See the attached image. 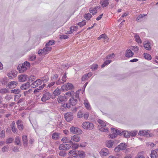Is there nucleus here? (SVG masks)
Here are the masks:
<instances>
[{"mask_svg":"<svg viewBox=\"0 0 158 158\" xmlns=\"http://www.w3.org/2000/svg\"><path fill=\"white\" fill-rule=\"evenodd\" d=\"M82 127L85 129L91 130L94 129V125L91 123L89 122H83L82 125Z\"/></svg>","mask_w":158,"mask_h":158,"instance_id":"1","label":"nucleus"},{"mask_svg":"<svg viewBox=\"0 0 158 158\" xmlns=\"http://www.w3.org/2000/svg\"><path fill=\"white\" fill-rule=\"evenodd\" d=\"M70 131L72 133L78 135H81L82 133V131L80 128L74 126H72L70 127Z\"/></svg>","mask_w":158,"mask_h":158,"instance_id":"2","label":"nucleus"},{"mask_svg":"<svg viewBox=\"0 0 158 158\" xmlns=\"http://www.w3.org/2000/svg\"><path fill=\"white\" fill-rule=\"evenodd\" d=\"M51 49V47H47L45 46L44 48L39 50L38 53L40 56H41L42 54L45 55L48 52L50 51Z\"/></svg>","mask_w":158,"mask_h":158,"instance_id":"3","label":"nucleus"},{"mask_svg":"<svg viewBox=\"0 0 158 158\" xmlns=\"http://www.w3.org/2000/svg\"><path fill=\"white\" fill-rule=\"evenodd\" d=\"M52 96L51 94L49 92L45 93L43 95L41 100L43 102H45L49 99Z\"/></svg>","mask_w":158,"mask_h":158,"instance_id":"4","label":"nucleus"},{"mask_svg":"<svg viewBox=\"0 0 158 158\" xmlns=\"http://www.w3.org/2000/svg\"><path fill=\"white\" fill-rule=\"evenodd\" d=\"M64 116L65 120L68 122L72 120L73 118V114L72 113H67L64 114Z\"/></svg>","mask_w":158,"mask_h":158,"instance_id":"5","label":"nucleus"},{"mask_svg":"<svg viewBox=\"0 0 158 158\" xmlns=\"http://www.w3.org/2000/svg\"><path fill=\"white\" fill-rule=\"evenodd\" d=\"M28 78V77L27 75L22 74L19 76V81L20 82H23L27 80Z\"/></svg>","mask_w":158,"mask_h":158,"instance_id":"6","label":"nucleus"},{"mask_svg":"<svg viewBox=\"0 0 158 158\" xmlns=\"http://www.w3.org/2000/svg\"><path fill=\"white\" fill-rule=\"evenodd\" d=\"M17 69L19 73H22L27 69V68L24 66L23 64H20L18 65Z\"/></svg>","mask_w":158,"mask_h":158,"instance_id":"7","label":"nucleus"},{"mask_svg":"<svg viewBox=\"0 0 158 158\" xmlns=\"http://www.w3.org/2000/svg\"><path fill=\"white\" fill-rule=\"evenodd\" d=\"M17 125V127L18 129L20 130H22L24 128V126L23 124V123L21 120H19L16 122Z\"/></svg>","mask_w":158,"mask_h":158,"instance_id":"8","label":"nucleus"},{"mask_svg":"<svg viewBox=\"0 0 158 158\" xmlns=\"http://www.w3.org/2000/svg\"><path fill=\"white\" fill-rule=\"evenodd\" d=\"M18 84L17 81H13L9 82L7 85V87L9 88H12L15 87Z\"/></svg>","mask_w":158,"mask_h":158,"instance_id":"9","label":"nucleus"},{"mask_svg":"<svg viewBox=\"0 0 158 158\" xmlns=\"http://www.w3.org/2000/svg\"><path fill=\"white\" fill-rule=\"evenodd\" d=\"M71 139L72 141L76 142H79L81 139L80 137L78 135H74L71 137Z\"/></svg>","mask_w":158,"mask_h":158,"instance_id":"10","label":"nucleus"},{"mask_svg":"<svg viewBox=\"0 0 158 158\" xmlns=\"http://www.w3.org/2000/svg\"><path fill=\"white\" fill-rule=\"evenodd\" d=\"M122 130H119L118 129H115L114 128H111V130L113 132H114L116 134V135H123V131H122Z\"/></svg>","mask_w":158,"mask_h":158,"instance_id":"11","label":"nucleus"},{"mask_svg":"<svg viewBox=\"0 0 158 158\" xmlns=\"http://www.w3.org/2000/svg\"><path fill=\"white\" fill-rule=\"evenodd\" d=\"M138 135H139L145 136L146 135L147 137H150V134L148 133V131L146 130H142L139 131L138 133Z\"/></svg>","mask_w":158,"mask_h":158,"instance_id":"12","label":"nucleus"},{"mask_svg":"<svg viewBox=\"0 0 158 158\" xmlns=\"http://www.w3.org/2000/svg\"><path fill=\"white\" fill-rule=\"evenodd\" d=\"M134 55V53L130 49H127L126 51L125 54L126 57L130 58L132 57Z\"/></svg>","mask_w":158,"mask_h":158,"instance_id":"13","label":"nucleus"},{"mask_svg":"<svg viewBox=\"0 0 158 158\" xmlns=\"http://www.w3.org/2000/svg\"><path fill=\"white\" fill-rule=\"evenodd\" d=\"M100 154L103 156H106L109 154L108 149L106 148H103L100 152Z\"/></svg>","mask_w":158,"mask_h":158,"instance_id":"14","label":"nucleus"},{"mask_svg":"<svg viewBox=\"0 0 158 158\" xmlns=\"http://www.w3.org/2000/svg\"><path fill=\"white\" fill-rule=\"evenodd\" d=\"M30 82L27 81L26 83L22 85L20 87V88L23 90L27 89L30 87Z\"/></svg>","mask_w":158,"mask_h":158,"instance_id":"15","label":"nucleus"},{"mask_svg":"<svg viewBox=\"0 0 158 158\" xmlns=\"http://www.w3.org/2000/svg\"><path fill=\"white\" fill-rule=\"evenodd\" d=\"M17 74V73L16 72H15L14 71H13L7 73V75L10 79H12L15 77Z\"/></svg>","mask_w":158,"mask_h":158,"instance_id":"16","label":"nucleus"},{"mask_svg":"<svg viewBox=\"0 0 158 158\" xmlns=\"http://www.w3.org/2000/svg\"><path fill=\"white\" fill-rule=\"evenodd\" d=\"M143 44L144 47L146 49L148 50H151V44L149 41H145L144 42Z\"/></svg>","mask_w":158,"mask_h":158,"instance_id":"17","label":"nucleus"},{"mask_svg":"<svg viewBox=\"0 0 158 158\" xmlns=\"http://www.w3.org/2000/svg\"><path fill=\"white\" fill-rule=\"evenodd\" d=\"M69 102L70 103L71 106H75L77 102V100L73 97L70 99L69 101Z\"/></svg>","mask_w":158,"mask_h":158,"instance_id":"18","label":"nucleus"},{"mask_svg":"<svg viewBox=\"0 0 158 158\" xmlns=\"http://www.w3.org/2000/svg\"><path fill=\"white\" fill-rule=\"evenodd\" d=\"M57 100L59 103L66 100V98L65 96L60 95L57 98Z\"/></svg>","mask_w":158,"mask_h":158,"instance_id":"19","label":"nucleus"},{"mask_svg":"<svg viewBox=\"0 0 158 158\" xmlns=\"http://www.w3.org/2000/svg\"><path fill=\"white\" fill-rule=\"evenodd\" d=\"M100 3L103 7H106L109 4V0H101Z\"/></svg>","mask_w":158,"mask_h":158,"instance_id":"20","label":"nucleus"},{"mask_svg":"<svg viewBox=\"0 0 158 158\" xmlns=\"http://www.w3.org/2000/svg\"><path fill=\"white\" fill-rule=\"evenodd\" d=\"M157 153L156 150H154L152 151L151 153L150 154L151 158H157Z\"/></svg>","mask_w":158,"mask_h":158,"instance_id":"21","label":"nucleus"},{"mask_svg":"<svg viewBox=\"0 0 158 158\" xmlns=\"http://www.w3.org/2000/svg\"><path fill=\"white\" fill-rule=\"evenodd\" d=\"M122 131L123 132V136L125 138H128L130 137V132L127 131L123 130H122Z\"/></svg>","mask_w":158,"mask_h":158,"instance_id":"22","label":"nucleus"},{"mask_svg":"<svg viewBox=\"0 0 158 158\" xmlns=\"http://www.w3.org/2000/svg\"><path fill=\"white\" fill-rule=\"evenodd\" d=\"M104 127L98 126V128L101 131L108 132V128H105Z\"/></svg>","mask_w":158,"mask_h":158,"instance_id":"23","label":"nucleus"},{"mask_svg":"<svg viewBox=\"0 0 158 158\" xmlns=\"http://www.w3.org/2000/svg\"><path fill=\"white\" fill-rule=\"evenodd\" d=\"M15 142L16 145H21L20 139L19 136H16L15 137Z\"/></svg>","mask_w":158,"mask_h":158,"instance_id":"24","label":"nucleus"},{"mask_svg":"<svg viewBox=\"0 0 158 158\" xmlns=\"http://www.w3.org/2000/svg\"><path fill=\"white\" fill-rule=\"evenodd\" d=\"M22 139L23 144L24 145H27L28 143L27 136L25 135H23L22 136Z\"/></svg>","mask_w":158,"mask_h":158,"instance_id":"25","label":"nucleus"},{"mask_svg":"<svg viewBox=\"0 0 158 158\" xmlns=\"http://www.w3.org/2000/svg\"><path fill=\"white\" fill-rule=\"evenodd\" d=\"M61 92L60 90L58 88H57L53 92V94L54 96H57L60 94Z\"/></svg>","mask_w":158,"mask_h":158,"instance_id":"26","label":"nucleus"},{"mask_svg":"<svg viewBox=\"0 0 158 158\" xmlns=\"http://www.w3.org/2000/svg\"><path fill=\"white\" fill-rule=\"evenodd\" d=\"M48 81V79H44V78H42V80L39 79L36 80V82L37 83V84L38 85H40L42 84L41 82L42 81H43L44 82V83L47 82Z\"/></svg>","mask_w":158,"mask_h":158,"instance_id":"27","label":"nucleus"},{"mask_svg":"<svg viewBox=\"0 0 158 158\" xmlns=\"http://www.w3.org/2000/svg\"><path fill=\"white\" fill-rule=\"evenodd\" d=\"M134 37L135 39V41L138 43H141L142 41L140 39V37L137 34H135Z\"/></svg>","mask_w":158,"mask_h":158,"instance_id":"28","label":"nucleus"},{"mask_svg":"<svg viewBox=\"0 0 158 158\" xmlns=\"http://www.w3.org/2000/svg\"><path fill=\"white\" fill-rule=\"evenodd\" d=\"M98 7H94L93 9L91 10V8L89 9V12L92 13L93 15L95 14L97 12V10Z\"/></svg>","mask_w":158,"mask_h":158,"instance_id":"29","label":"nucleus"},{"mask_svg":"<svg viewBox=\"0 0 158 158\" xmlns=\"http://www.w3.org/2000/svg\"><path fill=\"white\" fill-rule=\"evenodd\" d=\"M86 23V21L85 20H83V21L79 23H77V24L80 26V27H82L84 26Z\"/></svg>","mask_w":158,"mask_h":158,"instance_id":"30","label":"nucleus"},{"mask_svg":"<svg viewBox=\"0 0 158 158\" xmlns=\"http://www.w3.org/2000/svg\"><path fill=\"white\" fill-rule=\"evenodd\" d=\"M114 141H113L112 140H110L106 144V146L109 148H111L114 144Z\"/></svg>","mask_w":158,"mask_h":158,"instance_id":"31","label":"nucleus"},{"mask_svg":"<svg viewBox=\"0 0 158 158\" xmlns=\"http://www.w3.org/2000/svg\"><path fill=\"white\" fill-rule=\"evenodd\" d=\"M78 156L80 158H84L85 156V152L83 151H78Z\"/></svg>","mask_w":158,"mask_h":158,"instance_id":"32","label":"nucleus"},{"mask_svg":"<svg viewBox=\"0 0 158 158\" xmlns=\"http://www.w3.org/2000/svg\"><path fill=\"white\" fill-rule=\"evenodd\" d=\"M55 42L54 40H51L46 44L45 46L47 47H49L48 46L49 45H53L54 44Z\"/></svg>","mask_w":158,"mask_h":158,"instance_id":"33","label":"nucleus"},{"mask_svg":"<svg viewBox=\"0 0 158 158\" xmlns=\"http://www.w3.org/2000/svg\"><path fill=\"white\" fill-rule=\"evenodd\" d=\"M66 144H62L60 145L59 146V149L60 150H67V147L65 145Z\"/></svg>","mask_w":158,"mask_h":158,"instance_id":"34","label":"nucleus"},{"mask_svg":"<svg viewBox=\"0 0 158 158\" xmlns=\"http://www.w3.org/2000/svg\"><path fill=\"white\" fill-rule=\"evenodd\" d=\"M112 60H108L105 61L104 63L102 65V68H103L106 66L108 65V64H110Z\"/></svg>","mask_w":158,"mask_h":158,"instance_id":"35","label":"nucleus"},{"mask_svg":"<svg viewBox=\"0 0 158 158\" xmlns=\"http://www.w3.org/2000/svg\"><path fill=\"white\" fill-rule=\"evenodd\" d=\"M60 134L59 133H54L52 135V138L55 140L57 139Z\"/></svg>","mask_w":158,"mask_h":158,"instance_id":"36","label":"nucleus"},{"mask_svg":"<svg viewBox=\"0 0 158 158\" xmlns=\"http://www.w3.org/2000/svg\"><path fill=\"white\" fill-rule=\"evenodd\" d=\"M115 56V54L114 53L110 54L107 56L105 59H109V60H111Z\"/></svg>","mask_w":158,"mask_h":158,"instance_id":"37","label":"nucleus"},{"mask_svg":"<svg viewBox=\"0 0 158 158\" xmlns=\"http://www.w3.org/2000/svg\"><path fill=\"white\" fill-rule=\"evenodd\" d=\"M67 86V89L68 90L72 89L74 88V87L73 85L71 83H67L66 84Z\"/></svg>","mask_w":158,"mask_h":158,"instance_id":"38","label":"nucleus"},{"mask_svg":"<svg viewBox=\"0 0 158 158\" xmlns=\"http://www.w3.org/2000/svg\"><path fill=\"white\" fill-rule=\"evenodd\" d=\"M120 148V150H122L125 149L126 148V145L124 143H122L118 145Z\"/></svg>","mask_w":158,"mask_h":158,"instance_id":"39","label":"nucleus"},{"mask_svg":"<svg viewBox=\"0 0 158 158\" xmlns=\"http://www.w3.org/2000/svg\"><path fill=\"white\" fill-rule=\"evenodd\" d=\"M84 17L87 20H89L92 16L90 14L88 13L85 14L84 15Z\"/></svg>","mask_w":158,"mask_h":158,"instance_id":"40","label":"nucleus"},{"mask_svg":"<svg viewBox=\"0 0 158 158\" xmlns=\"http://www.w3.org/2000/svg\"><path fill=\"white\" fill-rule=\"evenodd\" d=\"M36 79L35 76H31L29 78H28V81L30 83L31 82L33 81H35Z\"/></svg>","mask_w":158,"mask_h":158,"instance_id":"41","label":"nucleus"},{"mask_svg":"<svg viewBox=\"0 0 158 158\" xmlns=\"http://www.w3.org/2000/svg\"><path fill=\"white\" fill-rule=\"evenodd\" d=\"M144 55L145 59L148 60H150L152 59L151 56L150 54L147 53H144Z\"/></svg>","mask_w":158,"mask_h":158,"instance_id":"42","label":"nucleus"},{"mask_svg":"<svg viewBox=\"0 0 158 158\" xmlns=\"http://www.w3.org/2000/svg\"><path fill=\"white\" fill-rule=\"evenodd\" d=\"M38 85L36 81H35L33 82L30 85V86L32 88H35L36 86H38Z\"/></svg>","mask_w":158,"mask_h":158,"instance_id":"43","label":"nucleus"},{"mask_svg":"<svg viewBox=\"0 0 158 158\" xmlns=\"http://www.w3.org/2000/svg\"><path fill=\"white\" fill-rule=\"evenodd\" d=\"M84 104L85 107L87 110H89L90 109V106L89 103L87 101L86 102L85 101Z\"/></svg>","mask_w":158,"mask_h":158,"instance_id":"44","label":"nucleus"},{"mask_svg":"<svg viewBox=\"0 0 158 158\" xmlns=\"http://www.w3.org/2000/svg\"><path fill=\"white\" fill-rule=\"evenodd\" d=\"M71 145L72 146V148H74V149L76 150V149H77L78 147V144L77 143H73H73H71Z\"/></svg>","mask_w":158,"mask_h":158,"instance_id":"45","label":"nucleus"},{"mask_svg":"<svg viewBox=\"0 0 158 158\" xmlns=\"http://www.w3.org/2000/svg\"><path fill=\"white\" fill-rule=\"evenodd\" d=\"M11 93H14L15 94H18L20 93V89H14V90H11L10 91Z\"/></svg>","mask_w":158,"mask_h":158,"instance_id":"46","label":"nucleus"},{"mask_svg":"<svg viewBox=\"0 0 158 158\" xmlns=\"http://www.w3.org/2000/svg\"><path fill=\"white\" fill-rule=\"evenodd\" d=\"M8 79L7 77H4L2 81V83L3 85H6L8 82Z\"/></svg>","mask_w":158,"mask_h":158,"instance_id":"47","label":"nucleus"},{"mask_svg":"<svg viewBox=\"0 0 158 158\" xmlns=\"http://www.w3.org/2000/svg\"><path fill=\"white\" fill-rule=\"evenodd\" d=\"M138 133L137 131L134 130L130 132V136H135Z\"/></svg>","mask_w":158,"mask_h":158,"instance_id":"48","label":"nucleus"},{"mask_svg":"<svg viewBox=\"0 0 158 158\" xmlns=\"http://www.w3.org/2000/svg\"><path fill=\"white\" fill-rule=\"evenodd\" d=\"M13 140V139L12 138H9L6 140V142L7 144L10 143H12Z\"/></svg>","mask_w":158,"mask_h":158,"instance_id":"49","label":"nucleus"},{"mask_svg":"<svg viewBox=\"0 0 158 158\" xmlns=\"http://www.w3.org/2000/svg\"><path fill=\"white\" fill-rule=\"evenodd\" d=\"M98 122L101 125L100 126L106 127V123L100 119L98 120Z\"/></svg>","mask_w":158,"mask_h":158,"instance_id":"50","label":"nucleus"},{"mask_svg":"<svg viewBox=\"0 0 158 158\" xmlns=\"http://www.w3.org/2000/svg\"><path fill=\"white\" fill-rule=\"evenodd\" d=\"M8 92V90L6 88L0 89V93L2 94L6 93Z\"/></svg>","mask_w":158,"mask_h":158,"instance_id":"51","label":"nucleus"},{"mask_svg":"<svg viewBox=\"0 0 158 158\" xmlns=\"http://www.w3.org/2000/svg\"><path fill=\"white\" fill-rule=\"evenodd\" d=\"M98 67V65L97 64H93L91 67V69L93 71H94L97 69Z\"/></svg>","mask_w":158,"mask_h":158,"instance_id":"52","label":"nucleus"},{"mask_svg":"<svg viewBox=\"0 0 158 158\" xmlns=\"http://www.w3.org/2000/svg\"><path fill=\"white\" fill-rule=\"evenodd\" d=\"M9 147L7 146H4L2 149V151L3 152H7L8 150Z\"/></svg>","mask_w":158,"mask_h":158,"instance_id":"53","label":"nucleus"},{"mask_svg":"<svg viewBox=\"0 0 158 158\" xmlns=\"http://www.w3.org/2000/svg\"><path fill=\"white\" fill-rule=\"evenodd\" d=\"M59 155L60 156H66V153L64 151H61L59 153Z\"/></svg>","mask_w":158,"mask_h":158,"instance_id":"54","label":"nucleus"},{"mask_svg":"<svg viewBox=\"0 0 158 158\" xmlns=\"http://www.w3.org/2000/svg\"><path fill=\"white\" fill-rule=\"evenodd\" d=\"M64 142H65V143H69L71 144V143H73V141H72L71 139L70 140V139H68V138L66 137V139L65 141H64Z\"/></svg>","mask_w":158,"mask_h":158,"instance_id":"55","label":"nucleus"},{"mask_svg":"<svg viewBox=\"0 0 158 158\" xmlns=\"http://www.w3.org/2000/svg\"><path fill=\"white\" fill-rule=\"evenodd\" d=\"M113 132V134H111L109 135V136L110 137V138L111 139H114L117 136V135L114 132Z\"/></svg>","mask_w":158,"mask_h":158,"instance_id":"56","label":"nucleus"},{"mask_svg":"<svg viewBox=\"0 0 158 158\" xmlns=\"http://www.w3.org/2000/svg\"><path fill=\"white\" fill-rule=\"evenodd\" d=\"M78 27L77 26H73L71 27H70V30L72 31H76Z\"/></svg>","mask_w":158,"mask_h":158,"instance_id":"57","label":"nucleus"},{"mask_svg":"<svg viewBox=\"0 0 158 158\" xmlns=\"http://www.w3.org/2000/svg\"><path fill=\"white\" fill-rule=\"evenodd\" d=\"M5 137V131L4 130H2L0 133V137L1 138H4Z\"/></svg>","mask_w":158,"mask_h":158,"instance_id":"58","label":"nucleus"},{"mask_svg":"<svg viewBox=\"0 0 158 158\" xmlns=\"http://www.w3.org/2000/svg\"><path fill=\"white\" fill-rule=\"evenodd\" d=\"M23 64L26 67H30V63L27 61H25V62Z\"/></svg>","mask_w":158,"mask_h":158,"instance_id":"59","label":"nucleus"},{"mask_svg":"<svg viewBox=\"0 0 158 158\" xmlns=\"http://www.w3.org/2000/svg\"><path fill=\"white\" fill-rule=\"evenodd\" d=\"M69 38V36L67 35H62L60 36V38L61 39H66Z\"/></svg>","mask_w":158,"mask_h":158,"instance_id":"60","label":"nucleus"},{"mask_svg":"<svg viewBox=\"0 0 158 158\" xmlns=\"http://www.w3.org/2000/svg\"><path fill=\"white\" fill-rule=\"evenodd\" d=\"M36 58V56L33 55L32 56H31L29 57V60L31 61L34 60Z\"/></svg>","mask_w":158,"mask_h":158,"instance_id":"61","label":"nucleus"},{"mask_svg":"<svg viewBox=\"0 0 158 158\" xmlns=\"http://www.w3.org/2000/svg\"><path fill=\"white\" fill-rule=\"evenodd\" d=\"M66 108L65 103L62 104H61V107L60 108V109L62 110H64V109H66Z\"/></svg>","mask_w":158,"mask_h":158,"instance_id":"62","label":"nucleus"},{"mask_svg":"<svg viewBox=\"0 0 158 158\" xmlns=\"http://www.w3.org/2000/svg\"><path fill=\"white\" fill-rule=\"evenodd\" d=\"M67 86L66 84L64 85L61 86V89L63 90H66L67 91L68 89H67Z\"/></svg>","mask_w":158,"mask_h":158,"instance_id":"63","label":"nucleus"},{"mask_svg":"<svg viewBox=\"0 0 158 158\" xmlns=\"http://www.w3.org/2000/svg\"><path fill=\"white\" fill-rule=\"evenodd\" d=\"M58 77V75L56 74H54L52 77L51 79L52 80H56Z\"/></svg>","mask_w":158,"mask_h":158,"instance_id":"64","label":"nucleus"}]
</instances>
